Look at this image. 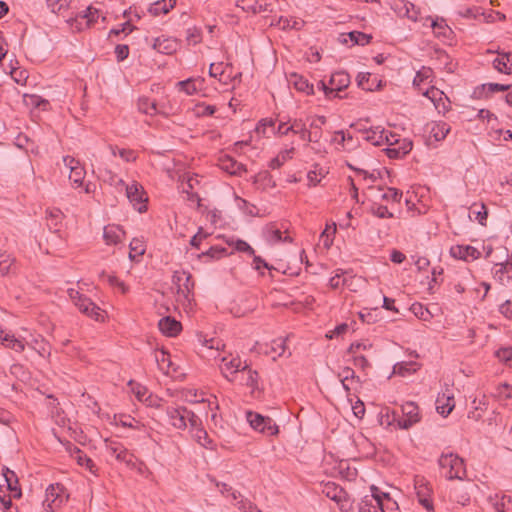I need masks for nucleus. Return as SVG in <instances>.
Returning <instances> with one entry per match:
<instances>
[{
    "label": "nucleus",
    "mask_w": 512,
    "mask_h": 512,
    "mask_svg": "<svg viewBox=\"0 0 512 512\" xmlns=\"http://www.w3.org/2000/svg\"><path fill=\"white\" fill-rule=\"evenodd\" d=\"M69 298L79 311L96 321L103 320L100 308L93 303L88 297L79 293L77 290L70 288L67 290Z\"/></svg>",
    "instance_id": "nucleus-1"
},
{
    "label": "nucleus",
    "mask_w": 512,
    "mask_h": 512,
    "mask_svg": "<svg viewBox=\"0 0 512 512\" xmlns=\"http://www.w3.org/2000/svg\"><path fill=\"white\" fill-rule=\"evenodd\" d=\"M438 463L442 469H447L445 477L449 480L462 479L465 475L464 461L456 454L443 453Z\"/></svg>",
    "instance_id": "nucleus-2"
},
{
    "label": "nucleus",
    "mask_w": 512,
    "mask_h": 512,
    "mask_svg": "<svg viewBox=\"0 0 512 512\" xmlns=\"http://www.w3.org/2000/svg\"><path fill=\"white\" fill-rule=\"evenodd\" d=\"M329 84L330 86L326 85L324 81H319L318 89L322 90L327 98L336 97V92H340L349 86L350 76L345 71L335 72L331 75Z\"/></svg>",
    "instance_id": "nucleus-3"
},
{
    "label": "nucleus",
    "mask_w": 512,
    "mask_h": 512,
    "mask_svg": "<svg viewBox=\"0 0 512 512\" xmlns=\"http://www.w3.org/2000/svg\"><path fill=\"white\" fill-rule=\"evenodd\" d=\"M247 421L250 426L263 434L274 436L278 434L279 428L275 421L270 417L262 416L259 413L249 411L246 414Z\"/></svg>",
    "instance_id": "nucleus-4"
},
{
    "label": "nucleus",
    "mask_w": 512,
    "mask_h": 512,
    "mask_svg": "<svg viewBox=\"0 0 512 512\" xmlns=\"http://www.w3.org/2000/svg\"><path fill=\"white\" fill-rule=\"evenodd\" d=\"M359 512H385L381 491L371 486V495L365 496L359 503Z\"/></svg>",
    "instance_id": "nucleus-5"
},
{
    "label": "nucleus",
    "mask_w": 512,
    "mask_h": 512,
    "mask_svg": "<svg viewBox=\"0 0 512 512\" xmlns=\"http://www.w3.org/2000/svg\"><path fill=\"white\" fill-rule=\"evenodd\" d=\"M125 190L126 196L134 208L140 213L145 212L147 210V198L144 197L145 192L143 191V187L137 183H133L131 185H126Z\"/></svg>",
    "instance_id": "nucleus-6"
},
{
    "label": "nucleus",
    "mask_w": 512,
    "mask_h": 512,
    "mask_svg": "<svg viewBox=\"0 0 512 512\" xmlns=\"http://www.w3.org/2000/svg\"><path fill=\"white\" fill-rule=\"evenodd\" d=\"M401 411L403 418L398 420V426L401 429H409L420 421L419 407L414 402H406L402 405Z\"/></svg>",
    "instance_id": "nucleus-7"
},
{
    "label": "nucleus",
    "mask_w": 512,
    "mask_h": 512,
    "mask_svg": "<svg viewBox=\"0 0 512 512\" xmlns=\"http://www.w3.org/2000/svg\"><path fill=\"white\" fill-rule=\"evenodd\" d=\"M322 493L339 504L341 510L345 509V503L347 502L348 495L341 486L334 482H328L323 485Z\"/></svg>",
    "instance_id": "nucleus-8"
},
{
    "label": "nucleus",
    "mask_w": 512,
    "mask_h": 512,
    "mask_svg": "<svg viewBox=\"0 0 512 512\" xmlns=\"http://www.w3.org/2000/svg\"><path fill=\"white\" fill-rule=\"evenodd\" d=\"M105 447L107 452L115 456L118 461L125 462L127 465H134L132 455L128 453V450L120 442L106 439Z\"/></svg>",
    "instance_id": "nucleus-9"
},
{
    "label": "nucleus",
    "mask_w": 512,
    "mask_h": 512,
    "mask_svg": "<svg viewBox=\"0 0 512 512\" xmlns=\"http://www.w3.org/2000/svg\"><path fill=\"white\" fill-rule=\"evenodd\" d=\"M172 281L178 287V293L183 294L185 297L188 296L194 287L191 274L184 270L175 271L172 277Z\"/></svg>",
    "instance_id": "nucleus-10"
},
{
    "label": "nucleus",
    "mask_w": 512,
    "mask_h": 512,
    "mask_svg": "<svg viewBox=\"0 0 512 512\" xmlns=\"http://www.w3.org/2000/svg\"><path fill=\"white\" fill-rule=\"evenodd\" d=\"M237 6L253 14L273 11V3L268 0H255L253 3L250 0H240L237 2Z\"/></svg>",
    "instance_id": "nucleus-11"
},
{
    "label": "nucleus",
    "mask_w": 512,
    "mask_h": 512,
    "mask_svg": "<svg viewBox=\"0 0 512 512\" xmlns=\"http://www.w3.org/2000/svg\"><path fill=\"white\" fill-rule=\"evenodd\" d=\"M451 256L464 261L477 260L481 253L470 245H456L450 249Z\"/></svg>",
    "instance_id": "nucleus-12"
},
{
    "label": "nucleus",
    "mask_w": 512,
    "mask_h": 512,
    "mask_svg": "<svg viewBox=\"0 0 512 512\" xmlns=\"http://www.w3.org/2000/svg\"><path fill=\"white\" fill-rule=\"evenodd\" d=\"M186 413V407L178 406V407H167L166 414L168 416L170 424L176 428L183 430L187 427L186 421L184 420V415Z\"/></svg>",
    "instance_id": "nucleus-13"
},
{
    "label": "nucleus",
    "mask_w": 512,
    "mask_h": 512,
    "mask_svg": "<svg viewBox=\"0 0 512 512\" xmlns=\"http://www.w3.org/2000/svg\"><path fill=\"white\" fill-rule=\"evenodd\" d=\"M64 163L70 168L69 179L78 186L82 185L85 177V170L80 163L70 156L64 157Z\"/></svg>",
    "instance_id": "nucleus-14"
},
{
    "label": "nucleus",
    "mask_w": 512,
    "mask_h": 512,
    "mask_svg": "<svg viewBox=\"0 0 512 512\" xmlns=\"http://www.w3.org/2000/svg\"><path fill=\"white\" fill-rule=\"evenodd\" d=\"M290 126H288L283 132L284 135H287L289 132L294 134H298L303 141L312 142L315 141L312 138V133L306 128L305 123L302 119H294L289 120Z\"/></svg>",
    "instance_id": "nucleus-15"
},
{
    "label": "nucleus",
    "mask_w": 512,
    "mask_h": 512,
    "mask_svg": "<svg viewBox=\"0 0 512 512\" xmlns=\"http://www.w3.org/2000/svg\"><path fill=\"white\" fill-rule=\"evenodd\" d=\"M158 327L164 335L169 337L178 335L182 329L181 323L171 316L161 318L158 322Z\"/></svg>",
    "instance_id": "nucleus-16"
},
{
    "label": "nucleus",
    "mask_w": 512,
    "mask_h": 512,
    "mask_svg": "<svg viewBox=\"0 0 512 512\" xmlns=\"http://www.w3.org/2000/svg\"><path fill=\"white\" fill-rule=\"evenodd\" d=\"M356 80L358 87L366 91H375L382 87V80L372 78L370 73H359Z\"/></svg>",
    "instance_id": "nucleus-17"
},
{
    "label": "nucleus",
    "mask_w": 512,
    "mask_h": 512,
    "mask_svg": "<svg viewBox=\"0 0 512 512\" xmlns=\"http://www.w3.org/2000/svg\"><path fill=\"white\" fill-rule=\"evenodd\" d=\"M178 43L175 39L157 37L153 42V49L163 54H172L177 50Z\"/></svg>",
    "instance_id": "nucleus-18"
},
{
    "label": "nucleus",
    "mask_w": 512,
    "mask_h": 512,
    "mask_svg": "<svg viewBox=\"0 0 512 512\" xmlns=\"http://www.w3.org/2000/svg\"><path fill=\"white\" fill-rule=\"evenodd\" d=\"M364 139L374 146H381L384 144V140H388V131L383 128L381 129L380 127H375L369 129V132L364 136Z\"/></svg>",
    "instance_id": "nucleus-19"
},
{
    "label": "nucleus",
    "mask_w": 512,
    "mask_h": 512,
    "mask_svg": "<svg viewBox=\"0 0 512 512\" xmlns=\"http://www.w3.org/2000/svg\"><path fill=\"white\" fill-rule=\"evenodd\" d=\"M124 234L125 232L119 226L109 225L104 227L103 238L108 245L117 244Z\"/></svg>",
    "instance_id": "nucleus-20"
},
{
    "label": "nucleus",
    "mask_w": 512,
    "mask_h": 512,
    "mask_svg": "<svg viewBox=\"0 0 512 512\" xmlns=\"http://www.w3.org/2000/svg\"><path fill=\"white\" fill-rule=\"evenodd\" d=\"M455 406L453 396H438L436 400V410L439 414L446 417L448 416Z\"/></svg>",
    "instance_id": "nucleus-21"
},
{
    "label": "nucleus",
    "mask_w": 512,
    "mask_h": 512,
    "mask_svg": "<svg viewBox=\"0 0 512 512\" xmlns=\"http://www.w3.org/2000/svg\"><path fill=\"white\" fill-rule=\"evenodd\" d=\"M3 477L5 479V482L7 484L8 490L11 492H14V497H20L21 496V490L18 487V478L14 471L10 470L7 467L3 468Z\"/></svg>",
    "instance_id": "nucleus-22"
},
{
    "label": "nucleus",
    "mask_w": 512,
    "mask_h": 512,
    "mask_svg": "<svg viewBox=\"0 0 512 512\" xmlns=\"http://www.w3.org/2000/svg\"><path fill=\"white\" fill-rule=\"evenodd\" d=\"M222 361L224 364L221 367V370L226 378H228V376L225 374V371H231V373L245 372L246 369L248 368V365L246 363L242 365L240 358H233L229 361H227L226 358H223Z\"/></svg>",
    "instance_id": "nucleus-23"
},
{
    "label": "nucleus",
    "mask_w": 512,
    "mask_h": 512,
    "mask_svg": "<svg viewBox=\"0 0 512 512\" xmlns=\"http://www.w3.org/2000/svg\"><path fill=\"white\" fill-rule=\"evenodd\" d=\"M175 4L176 0H168V3L166 0H158L150 6L149 12L154 16H158L161 13L167 14Z\"/></svg>",
    "instance_id": "nucleus-24"
},
{
    "label": "nucleus",
    "mask_w": 512,
    "mask_h": 512,
    "mask_svg": "<svg viewBox=\"0 0 512 512\" xmlns=\"http://www.w3.org/2000/svg\"><path fill=\"white\" fill-rule=\"evenodd\" d=\"M0 342L7 348H10L16 352H22L25 349L24 343L15 338L13 334L4 333L2 338L0 339Z\"/></svg>",
    "instance_id": "nucleus-25"
},
{
    "label": "nucleus",
    "mask_w": 512,
    "mask_h": 512,
    "mask_svg": "<svg viewBox=\"0 0 512 512\" xmlns=\"http://www.w3.org/2000/svg\"><path fill=\"white\" fill-rule=\"evenodd\" d=\"M153 355L154 360L158 365V368L161 371L168 373L169 367L171 365L170 355L164 350H155L153 352Z\"/></svg>",
    "instance_id": "nucleus-26"
},
{
    "label": "nucleus",
    "mask_w": 512,
    "mask_h": 512,
    "mask_svg": "<svg viewBox=\"0 0 512 512\" xmlns=\"http://www.w3.org/2000/svg\"><path fill=\"white\" fill-rule=\"evenodd\" d=\"M138 109L140 112L148 114V115H154V114L159 113L156 101L151 100L147 97L139 98Z\"/></svg>",
    "instance_id": "nucleus-27"
},
{
    "label": "nucleus",
    "mask_w": 512,
    "mask_h": 512,
    "mask_svg": "<svg viewBox=\"0 0 512 512\" xmlns=\"http://www.w3.org/2000/svg\"><path fill=\"white\" fill-rule=\"evenodd\" d=\"M510 88V85L506 84H499V83H488V84H482L480 87H477L474 91V94L478 97H481L482 94L485 92V90L488 91V93H495L499 91H507Z\"/></svg>",
    "instance_id": "nucleus-28"
},
{
    "label": "nucleus",
    "mask_w": 512,
    "mask_h": 512,
    "mask_svg": "<svg viewBox=\"0 0 512 512\" xmlns=\"http://www.w3.org/2000/svg\"><path fill=\"white\" fill-rule=\"evenodd\" d=\"M294 151L293 147L281 151L277 157L270 161L269 167L272 169L280 168L287 160L293 157Z\"/></svg>",
    "instance_id": "nucleus-29"
},
{
    "label": "nucleus",
    "mask_w": 512,
    "mask_h": 512,
    "mask_svg": "<svg viewBox=\"0 0 512 512\" xmlns=\"http://www.w3.org/2000/svg\"><path fill=\"white\" fill-rule=\"evenodd\" d=\"M286 338L278 337L271 341L269 349L266 350L267 354H276V356H282L286 351Z\"/></svg>",
    "instance_id": "nucleus-30"
},
{
    "label": "nucleus",
    "mask_w": 512,
    "mask_h": 512,
    "mask_svg": "<svg viewBox=\"0 0 512 512\" xmlns=\"http://www.w3.org/2000/svg\"><path fill=\"white\" fill-rule=\"evenodd\" d=\"M47 225L49 229H54V231L58 230V225L61 223L63 218V213L60 209L53 208L47 210Z\"/></svg>",
    "instance_id": "nucleus-31"
},
{
    "label": "nucleus",
    "mask_w": 512,
    "mask_h": 512,
    "mask_svg": "<svg viewBox=\"0 0 512 512\" xmlns=\"http://www.w3.org/2000/svg\"><path fill=\"white\" fill-rule=\"evenodd\" d=\"M73 451L75 452V460L81 466H85L90 472L95 473V464L92 459H90L82 450L78 447H73Z\"/></svg>",
    "instance_id": "nucleus-32"
},
{
    "label": "nucleus",
    "mask_w": 512,
    "mask_h": 512,
    "mask_svg": "<svg viewBox=\"0 0 512 512\" xmlns=\"http://www.w3.org/2000/svg\"><path fill=\"white\" fill-rule=\"evenodd\" d=\"M99 16H100V11L93 6H89L86 8V10L81 12L77 17L86 21V27H91L97 21Z\"/></svg>",
    "instance_id": "nucleus-33"
},
{
    "label": "nucleus",
    "mask_w": 512,
    "mask_h": 512,
    "mask_svg": "<svg viewBox=\"0 0 512 512\" xmlns=\"http://www.w3.org/2000/svg\"><path fill=\"white\" fill-rule=\"evenodd\" d=\"M292 78H294V87L301 92H305L308 95L314 94V87L312 84L308 82L307 79H305L302 76H299L297 74H293Z\"/></svg>",
    "instance_id": "nucleus-34"
},
{
    "label": "nucleus",
    "mask_w": 512,
    "mask_h": 512,
    "mask_svg": "<svg viewBox=\"0 0 512 512\" xmlns=\"http://www.w3.org/2000/svg\"><path fill=\"white\" fill-rule=\"evenodd\" d=\"M15 259L6 252L0 251V275H8L12 271Z\"/></svg>",
    "instance_id": "nucleus-35"
},
{
    "label": "nucleus",
    "mask_w": 512,
    "mask_h": 512,
    "mask_svg": "<svg viewBox=\"0 0 512 512\" xmlns=\"http://www.w3.org/2000/svg\"><path fill=\"white\" fill-rule=\"evenodd\" d=\"M72 0H46L48 7L55 14H61L68 10Z\"/></svg>",
    "instance_id": "nucleus-36"
},
{
    "label": "nucleus",
    "mask_w": 512,
    "mask_h": 512,
    "mask_svg": "<svg viewBox=\"0 0 512 512\" xmlns=\"http://www.w3.org/2000/svg\"><path fill=\"white\" fill-rule=\"evenodd\" d=\"M511 53H503L500 54V57H497L493 61V66L496 70L502 73H510L509 71V62H510Z\"/></svg>",
    "instance_id": "nucleus-37"
},
{
    "label": "nucleus",
    "mask_w": 512,
    "mask_h": 512,
    "mask_svg": "<svg viewBox=\"0 0 512 512\" xmlns=\"http://www.w3.org/2000/svg\"><path fill=\"white\" fill-rule=\"evenodd\" d=\"M193 437L195 438V440L203 447L205 448H208V449H213V446H212V440L209 438L207 432L202 428V427H199L197 429L194 430V434H193Z\"/></svg>",
    "instance_id": "nucleus-38"
},
{
    "label": "nucleus",
    "mask_w": 512,
    "mask_h": 512,
    "mask_svg": "<svg viewBox=\"0 0 512 512\" xmlns=\"http://www.w3.org/2000/svg\"><path fill=\"white\" fill-rule=\"evenodd\" d=\"M227 255V249L221 246H211L207 251L198 255L199 258L210 257L212 259H220Z\"/></svg>",
    "instance_id": "nucleus-39"
},
{
    "label": "nucleus",
    "mask_w": 512,
    "mask_h": 512,
    "mask_svg": "<svg viewBox=\"0 0 512 512\" xmlns=\"http://www.w3.org/2000/svg\"><path fill=\"white\" fill-rule=\"evenodd\" d=\"M353 44L365 46L370 43L372 36L360 31H352L348 34Z\"/></svg>",
    "instance_id": "nucleus-40"
},
{
    "label": "nucleus",
    "mask_w": 512,
    "mask_h": 512,
    "mask_svg": "<svg viewBox=\"0 0 512 512\" xmlns=\"http://www.w3.org/2000/svg\"><path fill=\"white\" fill-rule=\"evenodd\" d=\"M450 128L446 123L435 124L431 129V133L436 141L443 140L449 133Z\"/></svg>",
    "instance_id": "nucleus-41"
},
{
    "label": "nucleus",
    "mask_w": 512,
    "mask_h": 512,
    "mask_svg": "<svg viewBox=\"0 0 512 512\" xmlns=\"http://www.w3.org/2000/svg\"><path fill=\"white\" fill-rule=\"evenodd\" d=\"M129 248H130V253H129L130 259H134L135 255L141 256L145 253V247L143 245V242L137 238L132 239V241L129 244Z\"/></svg>",
    "instance_id": "nucleus-42"
},
{
    "label": "nucleus",
    "mask_w": 512,
    "mask_h": 512,
    "mask_svg": "<svg viewBox=\"0 0 512 512\" xmlns=\"http://www.w3.org/2000/svg\"><path fill=\"white\" fill-rule=\"evenodd\" d=\"M24 102L27 106H33L37 108L43 107V109H45V107L49 104L47 100L41 98L40 96L27 94L24 95Z\"/></svg>",
    "instance_id": "nucleus-43"
},
{
    "label": "nucleus",
    "mask_w": 512,
    "mask_h": 512,
    "mask_svg": "<svg viewBox=\"0 0 512 512\" xmlns=\"http://www.w3.org/2000/svg\"><path fill=\"white\" fill-rule=\"evenodd\" d=\"M370 212L378 217V218H381V219H385V218H393L394 215L392 212H390L388 210V208L384 205H379V204H373L370 208Z\"/></svg>",
    "instance_id": "nucleus-44"
},
{
    "label": "nucleus",
    "mask_w": 512,
    "mask_h": 512,
    "mask_svg": "<svg viewBox=\"0 0 512 512\" xmlns=\"http://www.w3.org/2000/svg\"><path fill=\"white\" fill-rule=\"evenodd\" d=\"M476 204L472 206V213L475 215V220L482 226L486 225V220L488 217L487 207L482 203L480 205V210H476Z\"/></svg>",
    "instance_id": "nucleus-45"
},
{
    "label": "nucleus",
    "mask_w": 512,
    "mask_h": 512,
    "mask_svg": "<svg viewBox=\"0 0 512 512\" xmlns=\"http://www.w3.org/2000/svg\"><path fill=\"white\" fill-rule=\"evenodd\" d=\"M431 27L433 28V31L437 36L446 37L447 33L451 32L450 28L444 22L443 19L441 21L432 20Z\"/></svg>",
    "instance_id": "nucleus-46"
},
{
    "label": "nucleus",
    "mask_w": 512,
    "mask_h": 512,
    "mask_svg": "<svg viewBox=\"0 0 512 512\" xmlns=\"http://www.w3.org/2000/svg\"><path fill=\"white\" fill-rule=\"evenodd\" d=\"M403 196V193L401 190L397 188H388L387 192L383 193L381 195V199L385 201H391V202H400L401 198Z\"/></svg>",
    "instance_id": "nucleus-47"
},
{
    "label": "nucleus",
    "mask_w": 512,
    "mask_h": 512,
    "mask_svg": "<svg viewBox=\"0 0 512 512\" xmlns=\"http://www.w3.org/2000/svg\"><path fill=\"white\" fill-rule=\"evenodd\" d=\"M386 155L391 159H399L407 155V147L390 146L385 149Z\"/></svg>",
    "instance_id": "nucleus-48"
},
{
    "label": "nucleus",
    "mask_w": 512,
    "mask_h": 512,
    "mask_svg": "<svg viewBox=\"0 0 512 512\" xmlns=\"http://www.w3.org/2000/svg\"><path fill=\"white\" fill-rule=\"evenodd\" d=\"M186 40L188 44L197 45L202 40L201 30L193 27L187 30Z\"/></svg>",
    "instance_id": "nucleus-49"
},
{
    "label": "nucleus",
    "mask_w": 512,
    "mask_h": 512,
    "mask_svg": "<svg viewBox=\"0 0 512 512\" xmlns=\"http://www.w3.org/2000/svg\"><path fill=\"white\" fill-rule=\"evenodd\" d=\"M496 356L500 361L504 362L509 367H512V347L501 348L497 350Z\"/></svg>",
    "instance_id": "nucleus-50"
},
{
    "label": "nucleus",
    "mask_w": 512,
    "mask_h": 512,
    "mask_svg": "<svg viewBox=\"0 0 512 512\" xmlns=\"http://www.w3.org/2000/svg\"><path fill=\"white\" fill-rule=\"evenodd\" d=\"M338 377L340 378L341 383L347 382L349 380H356L357 382H360L359 376H357L354 370L350 367H344L338 374Z\"/></svg>",
    "instance_id": "nucleus-51"
},
{
    "label": "nucleus",
    "mask_w": 512,
    "mask_h": 512,
    "mask_svg": "<svg viewBox=\"0 0 512 512\" xmlns=\"http://www.w3.org/2000/svg\"><path fill=\"white\" fill-rule=\"evenodd\" d=\"M185 414L186 415H184V420L186 421V423L189 422L193 430L201 427V420L193 411H190L186 408Z\"/></svg>",
    "instance_id": "nucleus-52"
},
{
    "label": "nucleus",
    "mask_w": 512,
    "mask_h": 512,
    "mask_svg": "<svg viewBox=\"0 0 512 512\" xmlns=\"http://www.w3.org/2000/svg\"><path fill=\"white\" fill-rule=\"evenodd\" d=\"M416 371L413 363H402L395 366V372L401 376H406Z\"/></svg>",
    "instance_id": "nucleus-53"
},
{
    "label": "nucleus",
    "mask_w": 512,
    "mask_h": 512,
    "mask_svg": "<svg viewBox=\"0 0 512 512\" xmlns=\"http://www.w3.org/2000/svg\"><path fill=\"white\" fill-rule=\"evenodd\" d=\"M236 506L239 510L243 512H261L260 509L257 508L252 502L241 499L236 503Z\"/></svg>",
    "instance_id": "nucleus-54"
},
{
    "label": "nucleus",
    "mask_w": 512,
    "mask_h": 512,
    "mask_svg": "<svg viewBox=\"0 0 512 512\" xmlns=\"http://www.w3.org/2000/svg\"><path fill=\"white\" fill-rule=\"evenodd\" d=\"M115 55L118 62L124 61L129 56V46L126 44H118L115 47Z\"/></svg>",
    "instance_id": "nucleus-55"
},
{
    "label": "nucleus",
    "mask_w": 512,
    "mask_h": 512,
    "mask_svg": "<svg viewBox=\"0 0 512 512\" xmlns=\"http://www.w3.org/2000/svg\"><path fill=\"white\" fill-rule=\"evenodd\" d=\"M235 249L239 252L247 253L250 256H254L255 250L244 240L238 239L235 242Z\"/></svg>",
    "instance_id": "nucleus-56"
},
{
    "label": "nucleus",
    "mask_w": 512,
    "mask_h": 512,
    "mask_svg": "<svg viewBox=\"0 0 512 512\" xmlns=\"http://www.w3.org/2000/svg\"><path fill=\"white\" fill-rule=\"evenodd\" d=\"M178 85L180 86V89L188 95H192L197 91L195 83L191 79L180 81Z\"/></svg>",
    "instance_id": "nucleus-57"
},
{
    "label": "nucleus",
    "mask_w": 512,
    "mask_h": 512,
    "mask_svg": "<svg viewBox=\"0 0 512 512\" xmlns=\"http://www.w3.org/2000/svg\"><path fill=\"white\" fill-rule=\"evenodd\" d=\"M422 481H423V479H421V482ZM419 483H420V480L419 481L417 480L416 485H418ZM416 489H418L417 496L419 499V503L427 510H431L433 508L431 500L428 499L427 497H425V494L418 488V486H416Z\"/></svg>",
    "instance_id": "nucleus-58"
},
{
    "label": "nucleus",
    "mask_w": 512,
    "mask_h": 512,
    "mask_svg": "<svg viewBox=\"0 0 512 512\" xmlns=\"http://www.w3.org/2000/svg\"><path fill=\"white\" fill-rule=\"evenodd\" d=\"M381 496H382V499H383L385 512L387 510L388 511H393L394 509H396V510L398 509L397 502L394 501L393 499H391V497L389 496L388 493L381 492Z\"/></svg>",
    "instance_id": "nucleus-59"
},
{
    "label": "nucleus",
    "mask_w": 512,
    "mask_h": 512,
    "mask_svg": "<svg viewBox=\"0 0 512 512\" xmlns=\"http://www.w3.org/2000/svg\"><path fill=\"white\" fill-rule=\"evenodd\" d=\"M507 503L512 505V497L504 495L501 498V500H497L494 503V508H495L496 512H506V504Z\"/></svg>",
    "instance_id": "nucleus-60"
},
{
    "label": "nucleus",
    "mask_w": 512,
    "mask_h": 512,
    "mask_svg": "<svg viewBox=\"0 0 512 512\" xmlns=\"http://www.w3.org/2000/svg\"><path fill=\"white\" fill-rule=\"evenodd\" d=\"M432 73V70L430 68L423 67L420 71L417 72L413 84L419 85L420 82H423L425 79H427Z\"/></svg>",
    "instance_id": "nucleus-61"
},
{
    "label": "nucleus",
    "mask_w": 512,
    "mask_h": 512,
    "mask_svg": "<svg viewBox=\"0 0 512 512\" xmlns=\"http://www.w3.org/2000/svg\"><path fill=\"white\" fill-rule=\"evenodd\" d=\"M208 237V233H204L203 229L200 227L198 232L191 238L190 245L195 248H199L200 242L202 239Z\"/></svg>",
    "instance_id": "nucleus-62"
},
{
    "label": "nucleus",
    "mask_w": 512,
    "mask_h": 512,
    "mask_svg": "<svg viewBox=\"0 0 512 512\" xmlns=\"http://www.w3.org/2000/svg\"><path fill=\"white\" fill-rule=\"evenodd\" d=\"M247 379H246V385L250 387H255L257 385V379H258V373L255 370H252L251 368H247Z\"/></svg>",
    "instance_id": "nucleus-63"
},
{
    "label": "nucleus",
    "mask_w": 512,
    "mask_h": 512,
    "mask_svg": "<svg viewBox=\"0 0 512 512\" xmlns=\"http://www.w3.org/2000/svg\"><path fill=\"white\" fill-rule=\"evenodd\" d=\"M228 163L223 165V168L231 174H236L239 170L243 169L242 165L233 159H228Z\"/></svg>",
    "instance_id": "nucleus-64"
}]
</instances>
